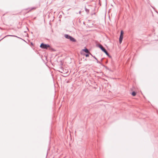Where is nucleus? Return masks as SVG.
<instances>
[{"label": "nucleus", "instance_id": "obj_1", "mask_svg": "<svg viewBox=\"0 0 158 158\" xmlns=\"http://www.w3.org/2000/svg\"><path fill=\"white\" fill-rule=\"evenodd\" d=\"M40 47L43 49H47L48 48L50 47L48 44H46L42 43L41 44Z\"/></svg>", "mask_w": 158, "mask_h": 158}, {"label": "nucleus", "instance_id": "obj_2", "mask_svg": "<svg viewBox=\"0 0 158 158\" xmlns=\"http://www.w3.org/2000/svg\"><path fill=\"white\" fill-rule=\"evenodd\" d=\"M123 30H121L120 32V34L119 38V43L121 44L122 42L123 38Z\"/></svg>", "mask_w": 158, "mask_h": 158}, {"label": "nucleus", "instance_id": "obj_3", "mask_svg": "<svg viewBox=\"0 0 158 158\" xmlns=\"http://www.w3.org/2000/svg\"><path fill=\"white\" fill-rule=\"evenodd\" d=\"M96 46L99 47L103 52L106 50L105 48L100 44H97Z\"/></svg>", "mask_w": 158, "mask_h": 158}, {"label": "nucleus", "instance_id": "obj_4", "mask_svg": "<svg viewBox=\"0 0 158 158\" xmlns=\"http://www.w3.org/2000/svg\"><path fill=\"white\" fill-rule=\"evenodd\" d=\"M59 70L58 71L61 73H63L64 72V68L62 66H60V67L59 68Z\"/></svg>", "mask_w": 158, "mask_h": 158}, {"label": "nucleus", "instance_id": "obj_5", "mask_svg": "<svg viewBox=\"0 0 158 158\" xmlns=\"http://www.w3.org/2000/svg\"><path fill=\"white\" fill-rule=\"evenodd\" d=\"M69 39L73 42H76V40L72 36H71Z\"/></svg>", "mask_w": 158, "mask_h": 158}, {"label": "nucleus", "instance_id": "obj_6", "mask_svg": "<svg viewBox=\"0 0 158 158\" xmlns=\"http://www.w3.org/2000/svg\"><path fill=\"white\" fill-rule=\"evenodd\" d=\"M82 51L86 53H89H89H90L88 49L86 48H85L82 49Z\"/></svg>", "mask_w": 158, "mask_h": 158}, {"label": "nucleus", "instance_id": "obj_7", "mask_svg": "<svg viewBox=\"0 0 158 158\" xmlns=\"http://www.w3.org/2000/svg\"><path fill=\"white\" fill-rule=\"evenodd\" d=\"M64 36L66 38V39H69L70 38V37H71V36L69 35L68 34H65L64 35Z\"/></svg>", "mask_w": 158, "mask_h": 158}, {"label": "nucleus", "instance_id": "obj_8", "mask_svg": "<svg viewBox=\"0 0 158 158\" xmlns=\"http://www.w3.org/2000/svg\"><path fill=\"white\" fill-rule=\"evenodd\" d=\"M103 52H104L107 56H109V53L106 49Z\"/></svg>", "mask_w": 158, "mask_h": 158}, {"label": "nucleus", "instance_id": "obj_9", "mask_svg": "<svg viewBox=\"0 0 158 158\" xmlns=\"http://www.w3.org/2000/svg\"><path fill=\"white\" fill-rule=\"evenodd\" d=\"M136 94V92H135V91H133L131 93V95L133 96H135Z\"/></svg>", "mask_w": 158, "mask_h": 158}, {"label": "nucleus", "instance_id": "obj_10", "mask_svg": "<svg viewBox=\"0 0 158 158\" xmlns=\"http://www.w3.org/2000/svg\"><path fill=\"white\" fill-rule=\"evenodd\" d=\"M85 11L87 13V14H89V10L86 8L85 7Z\"/></svg>", "mask_w": 158, "mask_h": 158}, {"label": "nucleus", "instance_id": "obj_11", "mask_svg": "<svg viewBox=\"0 0 158 158\" xmlns=\"http://www.w3.org/2000/svg\"><path fill=\"white\" fill-rule=\"evenodd\" d=\"M103 66L106 69L109 70L110 71H111V69H110L107 66H106L105 65H103Z\"/></svg>", "mask_w": 158, "mask_h": 158}, {"label": "nucleus", "instance_id": "obj_12", "mask_svg": "<svg viewBox=\"0 0 158 158\" xmlns=\"http://www.w3.org/2000/svg\"><path fill=\"white\" fill-rule=\"evenodd\" d=\"M89 54L93 56L96 60H97V58H96L95 56H93L90 53H89Z\"/></svg>", "mask_w": 158, "mask_h": 158}, {"label": "nucleus", "instance_id": "obj_13", "mask_svg": "<svg viewBox=\"0 0 158 158\" xmlns=\"http://www.w3.org/2000/svg\"><path fill=\"white\" fill-rule=\"evenodd\" d=\"M36 7H31V8L30 9V10H29V11H31V10H32L35 9H36Z\"/></svg>", "mask_w": 158, "mask_h": 158}, {"label": "nucleus", "instance_id": "obj_14", "mask_svg": "<svg viewBox=\"0 0 158 158\" xmlns=\"http://www.w3.org/2000/svg\"><path fill=\"white\" fill-rule=\"evenodd\" d=\"M8 36H14V37H16L17 38H18L19 37L17 36H15V35H8Z\"/></svg>", "mask_w": 158, "mask_h": 158}, {"label": "nucleus", "instance_id": "obj_15", "mask_svg": "<svg viewBox=\"0 0 158 158\" xmlns=\"http://www.w3.org/2000/svg\"><path fill=\"white\" fill-rule=\"evenodd\" d=\"M85 56L86 57H88L89 56V54H86L85 55Z\"/></svg>", "mask_w": 158, "mask_h": 158}, {"label": "nucleus", "instance_id": "obj_16", "mask_svg": "<svg viewBox=\"0 0 158 158\" xmlns=\"http://www.w3.org/2000/svg\"><path fill=\"white\" fill-rule=\"evenodd\" d=\"M97 60V63H99V64H101V63L100 61H98V59H97V60Z\"/></svg>", "mask_w": 158, "mask_h": 158}, {"label": "nucleus", "instance_id": "obj_17", "mask_svg": "<svg viewBox=\"0 0 158 158\" xmlns=\"http://www.w3.org/2000/svg\"><path fill=\"white\" fill-rule=\"evenodd\" d=\"M108 56L109 57H110V58H111V56L110 55H109V56Z\"/></svg>", "mask_w": 158, "mask_h": 158}, {"label": "nucleus", "instance_id": "obj_18", "mask_svg": "<svg viewBox=\"0 0 158 158\" xmlns=\"http://www.w3.org/2000/svg\"><path fill=\"white\" fill-rule=\"evenodd\" d=\"M18 38L20 39H22V40H23V39H22V38H21L19 37Z\"/></svg>", "mask_w": 158, "mask_h": 158}, {"label": "nucleus", "instance_id": "obj_19", "mask_svg": "<svg viewBox=\"0 0 158 158\" xmlns=\"http://www.w3.org/2000/svg\"><path fill=\"white\" fill-rule=\"evenodd\" d=\"M6 36L4 37L1 40H2V39H3L4 38H5Z\"/></svg>", "mask_w": 158, "mask_h": 158}, {"label": "nucleus", "instance_id": "obj_20", "mask_svg": "<svg viewBox=\"0 0 158 158\" xmlns=\"http://www.w3.org/2000/svg\"><path fill=\"white\" fill-rule=\"evenodd\" d=\"M31 44H32V45L33 44H32V43H31Z\"/></svg>", "mask_w": 158, "mask_h": 158}]
</instances>
